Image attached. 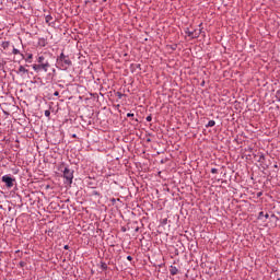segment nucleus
<instances>
[{
  "instance_id": "obj_7",
  "label": "nucleus",
  "mask_w": 280,
  "mask_h": 280,
  "mask_svg": "<svg viewBox=\"0 0 280 280\" xmlns=\"http://www.w3.org/2000/svg\"><path fill=\"white\" fill-rule=\"evenodd\" d=\"M12 54H13V56L21 55L22 60H25V55L21 54L20 49L13 48Z\"/></svg>"
},
{
  "instance_id": "obj_27",
  "label": "nucleus",
  "mask_w": 280,
  "mask_h": 280,
  "mask_svg": "<svg viewBox=\"0 0 280 280\" xmlns=\"http://www.w3.org/2000/svg\"><path fill=\"white\" fill-rule=\"evenodd\" d=\"M20 266H23V262H20Z\"/></svg>"
},
{
  "instance_id": "obj_20",
  "label": "nucleus",
  "mask_w": 280,
  "mask_h": 280,
  "mask_svg": "<svg viewBox=\"0 0 280 280\" xmlns=\"http://www.w3.org/2000/svg\"><path fill=\"white\" fill-rule=\"evenodd\" d=\"M265 156L264 155H260L259 158V163H261L264 161Z\"/></svg>"
},
{
  "instance_id": "obj_21",
  "label": "nucleus",
  "mask_w": 280,
  "mask_h": 280,
  "mask_svg": "<svg viewBox=\"0 0 280 280\" xmlns=\"http://www.w3.org/2000/svg\"><path fill=\"white\" fill-rule=\"evenodd\" d=\"M128 261H132V256H127Z\"/></svg>"
},
{
  "instance_id": "obj_5",
  "label": "nucleus",
  "mask_w": 280,
  "mask_h": 280,
  "mask_svg": "<svg viewBox=\"0 0 280 280\" xmlns=\"http://www.w3.org/2000/svg\"><path fill=\"white\" fill-rule=\"evenodd\" d=\"M185 34H187L189 38H198L201 34V31L200 30L189 31V28H186Z\"/></svg>"
},
{
  "instance_id": "obj_14",
  "label": "nucleus",
  "mask_w": 280,
  "mask_h": 280,
  "mask_svg": "<svg viewBox=\"0 0 280 280\" xmlns=\"http://www.w3.org/2000/svg\"><path fill=\"white\" fill-rule=\"evenodd\" d=\"M101 268H102L103 270H106V269L108 268V265H106V262H102Z\"/></svg>"
},
{
  "instance_id": "obj_15",
  "label": "nucleus",
  "mask_w": 280,
  "mask_h": 280,
  "mask_svg": "<svg viewBox=\"0 0 280 280\" xmlns=\"http://www.w3.org/2000/svg\"><path fill=\"white\" fill-rule=\"evenodd\" d=\"M276 97H277L278 102H280V90H278V91L276 92Z\"/></svg>"
},
{
  "instance_id": "obj_11",
  "label": "nucleus",
  "mask_w": 280,
  "mask_h": 280,
  "mask_svg": "<svg viewBox=\"0 0 280 280\" xmlns=\"http://www.w3.org/2000/svg\"><path fill=\"white\" fill-rule=\"evenodd\" d=\"M10 47V42H3L2 43V48L8 49Z\"/></svg>"
},
{
  "instance_id": "obj_12",
  "label": "nucleus",
  "mask_w": 280,
  "mask_h": 280,
  "mask_svg": "<svg viewBox=\"0 0 280 280\" xmlns=\"http://www.w3.org/2000/svg\"><path fill=\"white\" fill-rule=\"evenodd\" d=\"M52 19L54 18L51 15H47L46 16V23H51Z\"/></svg>"
},
{
  "instance_id": "obj_10",
  "label": "nucleus",
  "mask_w": 280,
  "mask_h": 280,
  "mask_svg": "<svg viewBox=\"0 0 280 280\" xmlns=\"http://www.w3.org/2000/svg\"><path fill=\"white\" fill-rule=\"evenodd\" d=\"M32 58H34V55L28 54L27 58H25V62L32 63Z\"/></svg>"
},
{
  "instance_id": "obj_29",
  "label": "nucleus",
  "mask_w": 280,
  "mask_h": 280,
  "mask_svg": "<svg viewBox=\"0 0 280 280\" xmlns=\"http://www.w3.org/2000/svg\"><path fill=\"white\" fill-rule=\"evenodd\" d=\"M103 1H106V0H103Z\"/></svg>"
},
{
  "instance_id": "obj_1",
  "label": "nucleus",
  "mask_w": 280,
  "mask_h": 280,
  "mask_svg": "<svg viewBox=\"0 0 280 280\" xmlns=\"http://www.w3.org/2000/svg\"><path fill=\"white\" fill-rule=\"evenodd\" d=\"M32 67L36 73H40V71H45V73H47L51 67V63H49L47 55H39L37 57V63L33 65Z\"/></svg>"
},
{
  "instance_id": "obj_22",
  "label": "nucleus",
  "mask_w": 280,
  "mask_h": 280,
  "mask_svg": "<svg viewBox=\"0 0 280 280\" xmlns=\"http://www.w3.org/2000/svg\"><path fill=\"white\" fill-rule=\"evenodd\" d=\"M65 250H69V245H65Z\"/></svg>"
},
{
  "instance_id": "obj_6",
  "label": "nucleus",
  "mask_w": 280,
  "mask_h": 280,
  "mask_svg": "<svg viewBox=\"0 0 280 280\" xmlns=\"http://www.w3.org/2000/svg\"><path fill=\"white\" fill-rule=\"evenodd\" d=\"M18 73H20L21 75H25V73H30V70L25 69V67L20 66L18 69Z\"/></svg>"
},
{
  "instance_id": "obj_23",
  "label": "nucleus",
  "mask_w": 280,
  "mask_h": 280,
  "mask_svg": "<svg viewBox=\"0 0 280 280\" xmlns=\"http://www.w3.org/2000/svg\"><path fill=\"white\" fill-rule=\"evenodd\" d=\"M265 218H266V219H269V218H270V214L266 213V214H265Z\"/></svg>"
},
{
  "instance_id": "obj_26",
  "label": "nucleus",
  "mask_w": 280,
  "mask_h": 280,
  "mask_svg": "<svg viewBox=\"0 0 280 280\" xmlns=\"http://www.w3.org/2000/svg\"><path fill=\"white\" fill-rule=\"evenodd\" d=\"M258 196H261V192H258Z\"/></svg>"
},
{
  "instance_id": "obj_13",
  "label": "nucleus",
  "mask_w": 280,
  "mask_h": 280,
  "mask_svg": "<svg viewBox=\"0 0 280 280\" xmlns=\"http://www.w3.org/2000/svg\"><path fill=\"white\" fill-rule=\"evenodd\" d=\"M44 115H45V117H50L51 112H49V109H46V110L44 112Z\"/></svg>"
},
{
  "instance_id": "obj_18",
  "label": "nucleus",
  "mask_w": 280,
  "mask_h": 280,
  "mask_svg": "<svg viewBox=\"0 0 280 280\" xmlns=\"http://www.w3.org/2000/svg\"><path fill=\"white\" fill-rule=\"evenodd\" d=\"M127 117H135V114L128 113V114H127Z\"/></svg>"
},
{
  "instance_id": "obj_19",
  "label": "nucleus",
  "mask_w": 280,
  "mask_h": 280,
  "mask_svg": "<svg viewBox=\"0 0 280 280\" xmlns=\"http://www.w3.org/2000/svg\"><path fill=\"white\" fill-rule=\"evenodd\" d=\"M147 121H152V116L151 115L147 117Z\"/></svg>"
},
{
  "instance_id": "obj_17",
  "label": "nucleus",
  "mask_w": 280,
  "mask_h": 280,
  "mask_svg": "<svg viewBox=\"0 0 280 280\" xmlns=\"http://www.w3.org/2000/svg\"><path fill=\"white\" fill-rule=\"evenodd\" d=\"M54 95H55V97H58V96L60 95V92H59V91H56V92L54 93Z\"/></svg>"
},
{
  "instance_id": "obj_4",
  "label": "nucleus",
  "mask_w": 280,
  "mask_h": 280,
  "mask_svg": "<svg viewBox=\"0 0 280 280\" xmlns=\"http://www.w3.org/2000/svg\"><path fill=\"white\" fill-rule=\"evenodd\" d=\"M1 180L5 184L7 189H12L14 183H16V178L11 177L10 175H3Z\"/></svg>"
},
{
  "instance_id": "obj_28",
  "label": "nucleus",
  "mask_w": 280,
  "mask_h": 280,
  "mask_svg": "<svg viewBox=\"0 0 280 280\" xmlns=\"http://www.w3.org/2000/svg\"><path fill=\"white\" fill-rule=\"evenodd\" d=\"M277 280H280V278H278Z\"/></svg>"
},
{
  "instance_id": "obj_16",
  "label": "nucleus",
  "mask_w": 280,
  "mask_h": 280,
  "mask_svg": "<svg viewBox=\"0 0 280 280\" xmlns=\"http://www.w3.org/2000/svg\"><path fill=\"white\" fill-rule=\"evenodd\" d=\"M211 174H218V168H211Z\"/></svg>"
},
{
  "instance_id": "obj_25",
  "label": "nucleus",
  "mask_w": 280,
  "mask_h": 280,
  "mask_svg": "<svg viewBox=\"0 0 280 280\" xmlns=\"http://www.w3.org/2000/svg\"><path fill=\"white\" fill-rule=\"evenodd\" d=\"M78 136L75 133L72 135V138L75 139Z\"/></svg>"
},
{
  "instance_id": "obj_3",
  "label": "nucleus",
  "mask_w": 280,
  "mask_h": 280,
  "mask_svg": "<svg viewBox=\"0 0 280 280\" xmlns=\"http://www.w3.org/2000/svg\"><path fill=\"white\" fill-rule=\"evenodd\" d=\"M63 178L66 179V185H72L73 184V171L69 167H65L63 170Z\"/></svg>"
},
{
  "instance_id": "obj_2",
  "label": "nucleus",
  "mask_w": 280,
  "mask_h": 280,
  "mask_svg": "<svg viewBox=\"0 0 280 280\" xmlns=\"http://www.w3.org/2000/svg\"><path fill=\"white\" fill-rule=\"evenodd\" d=\"M73 62L69 58V56L65 55V52H61L59 57H57V66L59 69H62L63 71H67L69 67H71Z\"/></svg>"
},
{
  "instance_id": "obj_24",
  "label": "nucleus",
  "mask_w": 280,
  "mask_h": 280,
  "mask_svg": "<svg viewBox=\"0 0 280 280\" xmlns=\"http://www.w3.org/2000/svg\"><path fill=\"white\" fill-rule=\"evenodd\" d=\"M264 217V212H259V218Z\"/></svg>"
},
{
  "instance_id": "obj_8",
  "label": "nucleus",
  "mask_w": 280,
  "mask_h": 280,
  "mask_svg": "<svg viewBox=\"0 0 280 280\" xmlns=\"http://www.w3.org/2000/svg\"><path fill=\"white\" fill-rule=\"evenodd\" d=\"M170 275H172V277H175V275H178V268H176L175 266H171Z\"/></svg>"
},
{
  "instance_id": "obj_9",
  "label": "nucleus",
  "mask_w": 280,
  "mask_h": 280,
  "mask_svg": "<svg viewBox=\"0 0 280 280\" xmlns=\"http://www.w3.org/2000/svg\"><path fill=\"white\" fill-rule=\"evenodd\" d=\"M213 126H215V120H209L206 128H213Z\"/></svg>"
}]
</instances>
